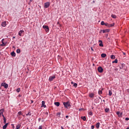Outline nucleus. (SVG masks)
I'll return each instance as SVG.
<instances>
[{
	"mask_svg": "<svg viewBox=\"0 0 129 129\" xmlns=\"http://www.w3.org/2000/svg\"><path fill=\"white\" fill-rule=\"evenodd\" d=\"M63 104L66 108H68V107L70 106V103H69V102H63Z\"/></svg>",
	"mask_w": 129,
	"mask_h": 129,
	"instance_id": "nucleus-1",
	"label": "nucleus"
},
{
	"mask_svg": "<svg viewBox=\"0 0 129 129\" xmlns=\"http://www.w3.org/2000/svg\"><path fill=\"white\" fill-rule=\"evenodd\" d=\"M50 7V2H46L44 3V8L45 9H48Z\"/></svg>",
	"mask_w": 129,
	"mask_h": 129,
	"instance_id": "nucleus-2",
	"label": "nucleus"
},
{
	"mask_svg": "<svg viewBox=\"0 0 129 129\" xmlns=\"http://www.w3.org/2000/svg\"><path fill=\"white\" fill-rule=\"evenodd\" d=\"M98 71L100 73H102L103 72V69L101 67H99L98 68Z\"/></svg>",
	"mask_w": 129,
	"mask_h": 129,
	"instance_id": "nucleus-3",
	"label": "nucleus"
},
{
	"mask_svg": "<svg viewBox=\"0 0 129 129\" xmlns=\"http://www.w3.org/2000/svg\"><path fill=\"white\" fill-rule=\"evenodd\" d=\"M56 78V76H51L49 77V81H53V80H54V79H55Z\"/></svg>",
	"mask_w": 129,
	"mask_h": 129,
	"instance_id": "nucleus-4",
	"label": "nucleus"
},
{
	"mask_svg": "<svg viewBox=\"0 0 129 129\" xmlns=\"http://www.w3.org/2000/svg\"><path fill=\"white\" fill-rule=\"evenodd\" d=\"M43 28L44 29H45V31H46V32H49V27H48V26H47V25H44V26H43Z\"/></svg>",
	"mask_w": 129,
	"mask_h": 129,
	"instance_id": "nucleus-5",
	"label": "nucleus"
},
{
	"mask_svg": "<svg viewBox=\"0 0 129 129\" xmlns=\"http://www.w3.org/2000/svg\"><path fill=\"white\" fill-rule=\"evenodd\" d=\"M89 97H90V98H93V97H94V94L93 93H91L89 94Z\"/></svg>",
	"mask_w": 129,
	"mask_h": 129,
	"instance_id": "nucleus-6",
	"label": "nucleus"
},
{
	"mask_svg": "<svg viewBox=\"0 0 129 129\" xmlns=\"http://www.w3.org/2000/svg\"><path fill=\"white\" fill-rule=\"evenodd\" d=\"M24 30H20L19 33H18V35L19 36H20V37H22V33H24Z\"/></svg>",
	"mask_w": 129,
	"mask_h": 129,
	"instance_id": "nucleus-7",
	"label": "nucleus"
},
{
	"mask_svg": "<svg viewBox=\"0 0 129 129\" xmlns=\"http://www.w3.org/2000/svg\"><path fill=\"white\" fill-rule=\"evenodd\" d=\"M2 27H6L7 26V22H3L2 23Z\"/></svg>",
	"mask_w": 129,
	"mask_h": 129,
	"instance_id": "nucleus-8",
	"label": "nucleus"
},
{
	"mask_svg": "<svg viewBox=\"0 0 129 129\" xmlns=\"http://www.w3.org/2000/svg\"><path fill=\"white\" fill-rule=\"evenodd\" d=\"M102 31H103V33H108V32H109L110 30L109 29H104Z\"/></svg>",
	"mask_w": 129,
	"mask_h": 129,
	"instance_id": "nucleus-9",
	"label": "nucleus"
},
{
	"mask_svg": "<svg viewBox=\"0 0 129 129\" xmlns=\"http://www.w3.org/2000/svg\"><path fill=\"white\" fill-rule=\"evenodd\" d=\"M99 42L100 43L99 46L100 47H103V43H102V40H99Z\"/></svg>",
	"mask_w": 129,
	"mask_h": 129,
	"instance_id": "nucleus-10",
	"label": "nucleus"
},
{
	"mask_svg": "<svg viewBox=\"0 0 129 129\" xmlns=\"http://www.w3.org/2000/svg\"><path fill=\"white\" fill-rule=\"evenodd\" d=\"M41 107H46V105H45V101H42V105H41Z\"/></svg>",
	"mask_w": 129,
	"mask_h": 129,
	"instance_id": "nucleus-11",
	"label": "nucleus"
},
{
	"mask_svg": "<svg viewBox=\"0 0 129 129\" xmlns=\"http://www.w3.org/2000/svg\"><path fill=\"white\" fill-rule=\"evenodd\" d=\"M116 114L118 115V116H121V115H122V113H120V112L117 111L116 112Z\"/></svg>",
	"mask_w": 129,
	"mask_h": 129,
	"instance_id": "nucleus-12",
	"label": "nucleus"
},
{
	"mask_svg": "<svg viewBox=\"0 0 129 129\" xmlns=\"http://www.w3.org/2000/svg\"><path fill=\"white\" fill-rule=\"evenodd\" d=\"M9 125V123H6V124H5L3 127V129H6L7 128V127H8V125Z\"/></svg>",
	"mask_w": 129,
	"mask_h": 129,
	"instance_id": "nucleus-13",
	"label": "nucleus"
},
{
	"mask_svg": "<svg viewBox=\"0 0 129 129\" xmlns=\"http://www.w3.org/2000/svg\"><path fill=\"white\" fill-rule=\"evenodd\" d=\"M101 56L102 58H105L106 57V54L102 53Z\"/></svg>",
	"mask_w": 129,
	"mask_h": 129,
	"instance_id": "nucleus-14",
	"label": "nucleus"
},
{
	"mask_svg": "<svg viewBox=\"0 0 129 129\" xmlns=\"http://www.w3.org/2000/svg\"><path fill=\"white\" fill-rule=\"evenodd\" d=\"M54 104L56 106H60V103L59 102H54Z\"/></svg>",
	"mask_w": 129,
	"mask_h": 129,
	"instance_id": "nucleus-15",
	"label": "nucleus"
},
{
	"mask_svg": "<svg viewBox=\"0 0 129 129\" xmlns=\"http://www.w3.org/2000/svg\"><path fill=\"white\" fill-rule=\"evenodd\" d=\"M11 55L12 57H16V52L13 51L12 52H11Z\"/></svg>",
	"mask_w": 129,
	"mask_h": 129,
	"instance_id": "nucleus-16",
	"label": "nucleus"
},
{
	"mask_svg": "<svg viewBox=\"0 0 129 129\" xmlns=\"http://www.w3.org/2000/svg\"><path fill=\"white\" fill-rule=\"evenodd\" d=\"M111 18H112L113 19H116V15H114V14H112L111 15Z\"/></svg>",
	"mask_w": 129,
	"mask_h": 129,
	"instance_id": "nucleus-17",
	"label": "nucleus"
},
{
	"mask_svg": "<svg viewBox=\"0 0 129 129\" xmlns=\"http://www.w3.org/2000/svg\"><path fill=\"white\" fill-rule=\"evenodd\" d=\"M100 124V123H99V122H98V123H96V126L97 128H99Z\"/></svg>",
	"mask_w": 129,
	"mask_h": 129,
	"instance_id": "nucleus-18",
	"label": "nucleus"
},
{
	"mask_svg": "<svg viewBox=\"0 0 129 129\" xmlns=\"http://www.w3.org/2000/svg\"><path fill=\"white\" fill-rule=\"evenodd\" d=\"M88 114L90 116H92V115H93V113H92V111H90V112H89Z\"/></svg>",
	"mask_w": 129,
	"mask_h": 129,
	"instance_id": "nucleus-19",
	"label": "nucleus"
},
{
	"mask_svg": "<svg viewBox=\"0 0 129 129\" xmlns=\"http://www.w3.org/2000/svg\"><path fill=\"white\" fill-rule=\"evenodd\" d=\"M81 118L82 120H84V121H85V120H86V116H82V117H81Z\"/></svg>",
	"mask_w": 129,
	"mask_h": 129,
	"instance_id": "nucleus-20",
	"label": "nucleus"
},
{
	"mask_svg": "<svg viewBox=\"0 0 129 129\" xmlns=\"http://www.w3.org/2000/svg\"><path fill=\"white\" fill-rule=\"evenodd\" d=\"M4 87H5V88H6L7 89L8 88V87H9V85H8V84L6 83L4 85Z\"/></svg>",
	"mask_w": 129,
	"mask_h": 129,
	"instance_id": "nucleus-21",
	"label": "nucleus"
},
{
	"mask_svg": "<svg viewBox=\"0 0 129 129\" xmlns=\"http://www.w3.org/2000/svg\"><path fill=\"white\" fill-rule=\"evenodd\" d=\"M6 43H5V42H3L2 44L0 45V46H1V47H4L6 46Z\"/></svg>",
	"mask_w": 129,
	"mask_h": 129,
	"instance_id": "nucleus-22",
	"label": "nucleus"
},
{
	"mask_svg": "<svg viewBox=\"0 0 129 129\" xmlns=\"http://www.w3.org/2000/svg\"><path fill=\"white\" fill-rule=\"evenodd\" d=\"M109 96H111V95H112V92H111V90H109Z\"/></svg>",
	"mask_w": 129,
	"mask_h": 129,
	"instance_id": "nucleus-23",
	"label": "nucleus"
},
{
	"mask_svg": "<svg viewBox=\"0 0 129 129\" xmlns=\"http://www.w3.org/2000/svg\"><path fill=\"white\" fill-rule=\"evenodd\" d=\"M105 112H109V108H105Z\"/></svg>",
	"mask_w": 129,
	"mask_h": 129,
	"instance_id": "nucleus-24",
	"label": "nucleus"
},
{
	"mask_svg": "<svg viewBox=\"0 0 129 129\" xmlns=\"http://www.w3.org/2000/svg\"><path fill=\"white\" fill-rule=\"evenodd\" d=\"M110 58H111V59H115V56H114V55H111Z\"/></svg>",
	"mask_w": 129,
	"mask_h": 129,
	"instance_id": "nucleus-25",
	"label": "nucleus"
},
{
	"mask_svg": "<svg viewBox=\"0 0 129 129\" xmlns=\"http://www.w3.org/2000/svg\"><path fill=\"white\" fill-rule=\"evenodd\" d=\"M113 26H114V23L109 24V28H111V27H113Z\"/></svg>",
	"mask_w": 129,
	"mask_h": 129,
	"instance_id": "nucleus-26",
	"label": "nucleus"
},
{
	"mask_svg": "<svg viewBox=\"0 0 129 129\" xmlns=\"http://www.w3.org/2000/svg\"><path fill=\"white\" fill-rule=\"evenodd\" d=\"M20 127H21V125L18 124L17 125H16V129H20Z\"/></svg>",
	"mask_w": 129,
	"mask_h": 129,
	"instance_id": "nucleus-27",
	"label": "nucleus"
},
{
	"mask_svg": "<svg viewBox=\"0 0 129 129\" xmlns=\"http://www.w3.org/2000/svg\"><path fill=\"white\" fill-rule=\"evenodd\" d=\"M17 53L18 54L21 53V49H18L17 50Z\"/></svg>",
	"mask_w": 129,
	"mask_h": 129,
	"instance_id": "nucleus-28",
	"label": "nucleus"
},
{
	"mask_svg": "<svg viewBox=\"0 0 129 129\" xmlns=\"http://www.w3.org/2000/svg\"><path fill=\"white\" fill-rule=\"evenodd\" d=\"M4 123H7V119H6V117H4Z\"/></svg>",
	"mask_w": 129,
	"mask_h": 129,
	"instance_id": "nucleus-29",
	"label": "nucleus"
},
{
	"mask_svg": "<svg viewBox=\"0 0 129 129\" xmlns=\"http://www.w3.org/2000/svg\"><path fill=\"white\" fill-rule=\"evenodd\" d=\"M73 86L76 88L77 87V83H74Z\"/></svg>",
	"mask_w": 129,
	"mask_h": 129,
	"instance_id": "nucleus-30",
	"label": "nucleus"
},
{
	"mask_svg": "<svg viewBox=\"0 0 129 129\" xmlns=\"http://www.w3.org/2000/svg\"><path fill=\"white\" fill-rule=\"evenodd\" d=\"M105 23H104V21H102L101 22V25H102V26H104V25H105Z\"/></svg>",
	"mask_w": 129,
	"mask_h": 129,
	"instance_id": "nucleus-31",
	"label": "nucleus"
},
{
	"mask_svg": "<svg viewBox=\"0 0 129 129\" xmlns=\"http://www.w3.org/2000/svg\"><path fill=\"white\" fill-rule=\"evenodd\" d=\"M112 63H117V59H115L114 61H112Z\"/></svg>",
	"mask_w": 129,
	"mask_h": 129,
	"instance_id": "nucleus-32",
	"label": "nucleus"
},
{
	"mask_svg": "<svg viewBox=\"0 0 129 129\" xmlns=\"http://www.w3.org/2000/svg\"><path fill=\"white\" fill-rule=\"evenodd\" d=\"M105 26L109 28V24H108V23H105Z\"/></svg>",
	"mask_w": 129,
	"mask_h": 129,
	"instance_id": "nucleus-33",
	"label": "nucleus"
},
{
	"mask_svg": "<svg viewBox=\"0 0 129 129\" xmlns=\"http://www.w3.org/2000/svg\"><path fill=\"white\" fill-rule=\"evenodd\" d=\"M98 93H99V94H102V91L99 90V91H98Z\"/></svg>",
	"mask_w": 129,
	"mask_h": 129,
	"instance_id": "nucleus-34",
	"label": "nucleus"
},
{
	"mask_svg": "<svg viewBox=\"0 0 129 129\" xmlns=\"http://www.w3.org/2000/svg\"><path fill=\"white\" fill-rule=\"evenodd\" d=\"M18 115H21L22 114V111H19L18 113Z\"/></svg>",
	"mask_w": 129,
	"mask_h": 129,
	"instance_id": "nucleus-35",
	"label": "nucleus"
},
{
	"mask_svg": "<svg viewBox=\"0 0 129 129\" xmlns=\"http://www.w3.org/2000/svg\"><path fill=\"white\" fill-rule=\"evenodd\" d=\"M5 84H6V83H3L1 84V86H3V87H4Z\"/></svg>",
	"mask_w": 129,
	"mask_h": 129,
	"instance_id": "nucleus-36",
	"label": "nucleus"
},
{
	"mask_svg": "<svg viewBox=\"0 0 129 129\" xmlns=\"http://www.w3.org/2000/svg\"><path fill=\"white\" fill-rule=\"evenodd\" d=\"M4 111H5V110L4 109H2L1 110H0V112H4Z\"/></svg>",
	"mask_w": 129,
	"mask_h": 129,
	"instance_id": "nucleus-37",
	"label": "nucleus"
},
{
	"mask_svg": "<svg viewBox=\"0 0 129 129\" xmlns=\"http://www.w3.org/2000/svg\"><path fill=\"white\" fill-rule=\"evenodd\" d=\"M16 91H17V92H20V88L17 89L16 90Z\"/></svg>",
	"mask_w": 129,
	"mask_h": 129,
	"instance_id": "nucleus-38",
	"label": "nucleus"
},
{
	"mask_svg": "<svg viewBox=\"0 0 129 129\" xmlns=\"http://www.w3.org/2000/svg\"><path fill=\"white\" fill-rule=\"evenodd\" d=\"M26 115L28 116V115H31V113L29 112L27 114H26Z\"/></svg>",
	"mask_w": 129,
	"mask_h": 129,
	"instance_id": "nucleus-39",
	"label": "nucleus"
},
{
	"mask_svg": "<svg viewBox=\"0 0 129 129\" xmlns=\"http://www.w3.org/2000/svg\"><path fill=\"white\" fill-rule=\"evenodd\" d=\"M91 129H94V125L91 126Z\"/></svg>",
	"mask_w": 129,
	"mask_h": 129,
	"instance_id": "nucleus-40",
	"label": "nucleus"
},
{
	"mask_svg": "<svg viewBox=\"0 0 129 129\" xmlns=\"http://www.w3.org/2000/svg\"><path fill=\"white\" fill-rule=\"evenodd\" d=\"M125 119V120H128L129 118L128 117H126Z\"/></svg>",
	"mask_w": 129,
	"mask_h": 129,
	"instance_id": "nucleus-41",
	"label": "nucleus"
},
{
	"mask_svg": "<svg viewBox=\"0 0 129 129\" xmlns=\"http://www.w3.org/2000/svg\"><path fill=\"white\" fill-rule=\"evenodd\" d=\"M32 2H33V0H30V2H29V4L30 5V4H31V3H32Z\"/></svg>",
	"mask_w": 129,
	"mask_h": 129,
	"instance_id": "nucleus-42",
	"label": "nucleus"
},
{
	"mask_svg": "<svg viewBox=\"0 0 129 129\" xmlns=\"http://www.w3.org/2000/svg\"><path fill=\"white\" fill-rule=\"evenodd\" d=\"M0 114H1V115H3V114H4V112H0Z\"/></svg>",
	"mask_w": 129,
	"mask_h": 129,
	"instance_id": "nucleus-43",
	"label": "nucleus"
},
{
	"mask_svg": "<svg viewBox=\"0 0 129 129\" xmlns=\"http://www.w3.org/2000/svg\"><path fill=\"white\" fill-rule=\"evenodd\" d=\"M2 116H3L4 119L5 118V117H5V115H4V114L2 115Z\"/></svg>",
	"mask_w": 129,
	"mask_h": 129,
	"instance_id": "nucleus-44",
	"label": "nucleus"
},
{
	"mask_svg": "<svg viewBox=\"0 0 129 129\" xmlns=\"http://www.w3.org/2000/svg\"><path fill=\"white\" fill-rule=\"evenodd\" d=\"M71 84H73V85H74V82H71Z\"/></svg>",
	"mask_w": 129,
	"mask_h": 129,
	"instance_id": "nucleus-45",
	"label": "nucleus"
},
{
	"mask_svg": "<svg viewBox=\"0 0 129 129\" xmlns=\"http://www.w3.org/2000/svg\"><path fill=\"white\" fill-rule=\"evenodd\" d=\"M58 115H61V113L60 112L58 113Z\"/></svg>",
	"mask_w": 129,
	"mask_h": 129,
	"instance_id": "nucleus-46",
	"label": "nucleus"
},
{
	"mask_svg": "<svg viewBox=\"0 0 129 129\" xmlns=\"http://www.w3.org/2000/svg\"><path fill=\"white\" fill-rule=\"evenodd\" d=\"M66 118H68V117H69V116L68 115H67V116H66Z\"/></svg>",
	"mask_w": 129,
	"mask_h": 129,
	"instance_id": "nucleus-47",
	"label": "nucleus"
},
{
	"mask_svg": "<svg viewBox=\"0 0 129 129\" xmlns=\"http://www.w3.org/2000/svg\"><path fill=\"white\" fill-rule=\"evenodd\" d=\"M2 43H4V39L2 40Z\"/></svg>",
	"mask_w": 129,
	"mask_h": 129,
	"instance_id": "nucleus-48",
	"label": "nucleus"
},
{
	"mask_svg": "<svg viewBox=\"0 0 129 129\" xmlns=\"http://www.w3.org/2000/svg\"><path fill=\"white\" fill-rule=\"evenodd\" d=\"M60 127H61V129H64V128L62 126Z\"/></svg>",
	"mask_w": 129,
	"mask_h": 129,
	"instance_id": "nucleus-49",
	"label": "nucleus"
},
{
	"mask_svg": "<svg viewBox=\"0 0 129 129\" xmlns=\"http://www.w3.org/2000/svg\"><path fill=\"white\" fill-rule=\"evenodd\" d=\"M91 49L92 51H93V48L92 47H91Z\"/></svg>",
	"mask_w": 129,
	"mask_h": 129,
	"instance_id": "nucleus-50",
	"label": "nucleus"
},
{
	"mask_svg": "<svg viewBox=\"0 0 129 129\" xmlns=\"http://www.w3.org/2000/svg\"><path fill=\"white\" fill-rule=\"evenodd\" d=\"M2 56V52H0V57Z\"/></svg>",
	"mask_w": 129,
	"mask_h": 129,
	"instance_id": "nucleus-51",
	"label": "nucleus"
},
{
	"mask_svg": "<svg viewBox=\"0 0 129 129\" xmlns=\"http://www.w3.org/2000/svg\"><path fill=\"white\" fill-rule=\"evenodd\" d=\"M127 92L129 93V89L127 90Z\"/></svg>",
	"mask_w": 129,
	"mask_h": 129,
	"instance_id": "nucleus-52",
	"label": "nucleus"
},
{
	"mask_svg": "<svg viewBox=\"0 0 129 129\" xmlns=\"http://www.w3.org/2000/svg\"><path fill=\"white\" fill-rule=\"evenodd\" d=\"M34 102V101H33V100L31 101V103H33Z\"/></svg>",
	"mask_w": 129,
	"mask_h": 129,
	"instance_id": "nucleus-53",
	"label": "nucleus"
},
{
	"mask_svg": "<svg viewBox=\"0 0 129 129\" xmlns=\"http://www.w3.org/2000/svg\"><path fill=\"white\" fill-rule=\"evenodd\" d=\"M120 69H121V68H122V66H121V67H120Z\"/></svg>",
	"mask_w": 129,
	"mask_h": 129,
	"instance_id": "nucleus-54",
	"label": "nucleus"
},
{
	"mask_svg": "<svg viewBox=\"0 0 129 129\" xmlns=\"http://www.w3.org/2000/svg\"><path fill=\"white\" fill-rule=\"evenodd\" d=\"M123 55H125V53L123 52Z\"/></svg>",
	"mask_w": 129,
	"mask_h": 129,
	"instance_id": "nucleus-55",
	"label": "nucleus"
},
{
	"mask_svg": "<svg viewBox=\"0 0 129 129\" xmlns=\"http://www.w3.org/2000/svg\"><path fill=\"white\" fill-rule=\"evenodd\" d=\"M16 38V37L14 36L13 37V39H15Z\"/></svg>",
	"mask_w": 129,
	"mask_h": 129,
	"instance_id": "nucleus-56",
	"label": "nucleus"
},
{
	"mask_svg": "<svg viewBox=\"0 0 129 129\" xmlns=\"http://www.w3.org/2000/svg\"><path fill=\"white\" fill-rule=\"evenodd\" d=\"M93 3H95V1H93Z\"/></svg>",
	"mask_w": 129,
	"mask_h": 129,
	"instance_id": "nucleus-57",
	"label": "nucleus"
},
{
	"mask_svg": "<svg viewBox=\"0 0 129 129\" xmlns=\"http://www.w3.org/2000/svg\"><path fill=\"white\" fill-rule=\"evenodd\" d=\"M57 25H59V22H57Z\"/></svg>",
	"mask_w": 129,
	"mask_h": 129,
	"instance_id": "nucleus-58",
	"label": "nucleus"
},
{
	"mask_svg": "<svg viewBox=\"0 0 129 129\" xmlns=\"http://www.w3.org/2000/svg\"><path fill=\"white\" fill-rule=\"evenodd\" d=\"M126 129H129V127H127Z\"/></svg>",
	"mask_w": 129,
	"mask_h": 129,
	"instance_id": "nucleus-59",
	"label": "nucleus"
},
{
	"mask_svg": "<svg viewBox=\"0 0 129 129\" xmlns=\"http://www.w3.org/2000/svg\"><path fill=\"white\" fill-rule=\"evenodd\" d=\"M79 110H81V109H80Z\"/></svg>",
	"mask_w": 129,
	"mask_h": 129,
	"instance_id": "nucleus-60",
	"label": "nucleus"
},
{
	"mask_svg": "<svg viewBox=\"0 0 129 129\" xmlns=\"http://www.w3.org/2000/svg\"><path fill=\"white\" fill-rule=\"evenodd\" d=\"M93 65H94V63H93Z\"/></svg>",
	"mask_w": 129,
	"mask_h": 129,
	"instance_id": "nucleus-61",
	"label": "nucleus"
}]
</instances>
